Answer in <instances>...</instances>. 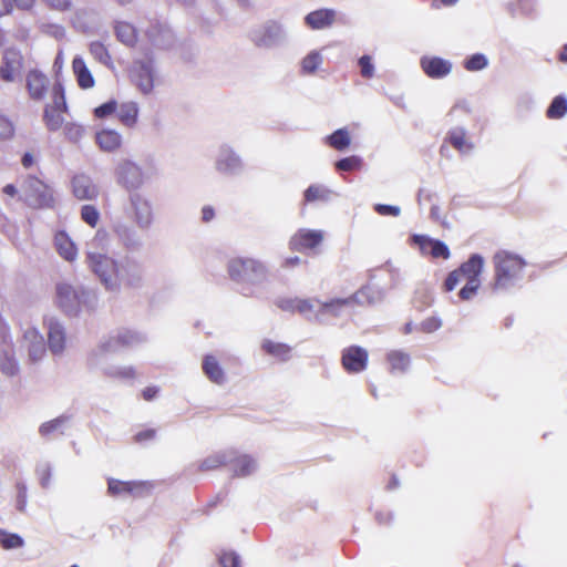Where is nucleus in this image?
Segmentation results:
<instances>
[{
  "mask_svg": "<svg viewBox=\"0 0 567 567\" xmlns=\"http://www.w3.org/2000/svg\"><path fill=\"white\" fill-rule=\"evenodd\" d=\"M326 144L337 151H344L351 144L349 131L346 127L338 128L324 138Z\"/></svg>",
  "mask_w": 567,
  "mask_h": 567,
  "instance_id": "41",
  "label": "nucleus"
},
{
  "mask_svg": "<svg viewBox=\"0 0 567 567\" xmlns=\"http://www.w3.org/2000/svg\"><path fill=\"white\" fill-rule=\"evenodd\" d=\"M227 272L231 281L241 286L246 297L255 296V288L266 284L269 278L267 265L256 258L236 257L227 262Z\"/></svg>",
  "mask_w": 567,
  "mask_h": 567,
  "instance_id": "2",
  "label": "nucleus"
},
{
  "mask_svg": "<svg viewBox=\"0 0 567 567\" xmlns=\"http://www.w3.org/2000/svg\"><path fill=\"white\" fill-rule=\"evenodd\" d=\"M422 71L431 79H443L452 71V63L440 56H422L420 60Z\"/></svg>",
  "mask_w": 567,
  "mask_h": 567,
  "instance_id": "20",
  "label": "nucleus"
},
{
  "mask_svg": "<svg viewBox=\"0 0 567 567\" xmlns=\"http://www.w3.org/2000/svg\"><path fill=\"white\" fill-rule=\"evenodd\" d=\"M72 69L81 89L86 90L94 86V78L82 56L76 55L73 59Z\"/></svg>",
  "mask_w": 567,
  "mask_h": 567,
  "instance_id": "31",
  "label": "nucleus"
},
{
  "mask_svg": "<svg viewBox=\"0 0 567 567\" xmlns=\"http://www.w3.org/2000/svg\"><path fill=\"white\" fill-rule=\"evenodd\" d=\"M358 64L360 66L361 76L364 79H371L374 75V64L372 62V58L368 54H364L359 58Z\"/></svg>",
  "mask_w": 567,
  "mask_h": 567,
  "instance_id": "58",
  "label": "nucleus"
},
{
  "mask_svg": "<svg viewBox=\"0 0 567 567\" xmlns=\"http://www.w3.org/2000/svg\"><path fill=\"white\" fill-rule=\"evenodd\" d=\"M336 19V12L332 9H319L308 13L305 17L306 24L313 30H321L330 27Z\"/></svg>",
  "mask_w": 567,
  "mask_h": 567,
  "instance_id": "27",
  "label": "nucleus"
},
{
  "mask_svg": "<svg viewBox=\"0 0 567 567\" xmlns=\"http://www.w3.org/2000/svg\"><path fill=\"white\" fill-rule=\"evenodd\" d=\"M261 349L266 353H268L272 357H276V358L280 359L281 361H287L290 359L291 348L286 343L274 342L271 340H265L261 344Z\"/></svg>",
  "mask_w": 567,
  "mask_h": 567,
  "instance_id": "43",
  "label": "nucleus"
},
{
  "mask_svg": "<svg viewBox=\"0 0 567 567\" xmlns=\"http://www.w3.org/2000/svg\"><path fill=\"white\" fill-rule=\"evenodd\" d=\"M323 240L321 230L301 228L297 230L289 240V248L293 251L303 252L318 247Z\"/></svg>",
  "mask_w": 567,
  "mask_h": 567,
  "instance_id": "14",
  "label": "nucleus"
},
{
  "mask_svg": "<svg viewBox=\"0 0 567 567\" xmlns=\"http://www.w3.org/2000/svg\"><path fill=\"white\" fill-rule=\"evenodd\" d=\"M384 298V290L370 284L361 287L352 295L353 302L364 306L374 305Z\"/></svg>",
  "mask_w": 567,
  "mask_h": 567,
  "instance_id": "29",
  "label": "nucleus"
},
{
  "mask_svg": "<svg viewBox=\"0 0 567 567\" xmlns=\"http://www.w3.org/2000/svg\"><path fill=\"white\" fill-rule=\"evenodd\" d=\"M24 338L29 341L28 354L30 361L38 362L42 360L47 351L43 337L35 329H28L24 332Z\"/></svg>",
  "mask_w": 567,
  "mask_h": 567,
  "instance_id": "28",
  "label": "nucleus"
},
{
  "mask_svg": "<svg viewBox=\"0 0 567 567\" xmlns=\"http://www.w3.org/2000/svg\"><path fill=\"white\" fill-rule=\"evenodd\" d=\"M37 474L40 480V485L43 488H48L51 484L52 467L50 463H41L37 466Z\"/></svg>",
  "mask_w": 567,
  "mask_h": 567,
  "instance_id": "59",
  "label": "nucleus"
},
{
  "mask_svg": "<svg viewBox=\"0 0 567 567\" xmlns=\"http://www.w3.org/2000/svg\"><path fill=\"white\" fill-rule=\"evenodd\" d=\"M362 165V158L357 155L340 158L336 162L334 166L340 172H352L357 171Z\"/></svg>",
  "mask_w": 567,
  "mask_h": 567,
  "instance_id": "55",
  "label": "nucleus"
},
{
  "mask_svg": "<svg viewBox=\"0 0 567 567\" xmlns=\"http://www.w3.org/2000/svg\"><path fill=\"white\" fill-rule=\"evenodd\" d=\"M54 246L60 255L66 261H74L78 257V248L66 231L59 230L54 235Z\"/></svg>",
  "mask_w": 567,
  "mask_h": 567,
  "instance_id": "25",
  "label": "nucleus"
},
{
  "mask_svg": "<svg viewBox=\"0 0 567 567\" xmlns=\"http://www.w3.org/2000/svg\"><path fill=\"white\" fill-rule=\"evenodd\" d=\"M80 216L87 226L94 228L100 221L101 214L94 205L85 204L80 209Z\"/></svg>",
  "mask_w": 567,
  "mask_h": 567,
  "instance_id": "51",
  "label": "nucleus"
},
{
  "mask_svg": "<svg viewBox=\"0 0 567 567\" xmlns=\"http://www.w3.org/2000/svg\"><path fill=\"white\" fill-rule=\"evenodd\" d=\"M146 334L136 330L120 329L116 334L109 337L102 341L99 347L93 350L87 358L90 367L99 363L100 357L107 353H115L123 349H131L146 342Z\"/></svg>",
  "mask_w": 567,
  "mask_h": 567,
  "instance_id": "3",
  "label": "nucleus"
},
{
  "mask_svg": "<svg viewBox=\"0 0 567 567\" xmlns=\"http://www.w3.org/2000/svg\"><path fill=\"white\" fill-rule=\"evenodd\" d=\"M52 99L53 103L50 104L51 106L55 107L56 110H60L62 112H68V104L65 100V92L64 86L60 82H55L52 89Z\"/></svg>",
  "mask_w": 567,
  "mask_h": 567,
  "instance_id": "54",
  "label": "nucleus"
},
{
  "mask_svg": "<svg viewBox=\"0 0 567 567\" xmlns=\"http://www.w3.org/2000/svg\"><path fill=\"white\" fill-rule=\"evenodd\" d=\"M228 455L227 466L234 477H247L258 470L257 460L249 454H243L236 450L229 449Z\"/></svg>",
  "mask_w": 567,
  "mask_h": 567,
  "instance_id": "12",
  "label": "nucleus"
},
{
  "mask_svg": "<svg viewBox=\"0 0 567 567\" xmlns=\"http://www.w3.org/2000/svg\"><path fill=\"white\" fill-rule=\"evenodd\" d=\"M45 324L48 328V344L53 354H60L65 348V329L62 323L53 318H47Z\"/></svg>",
  "mask_w": 567,
  "mask_h": 567,
  "instance_id": "21",
  "label": "nucleus"
},
{
  "mask_svg": "<svg viewBox=\"0 0 567 567\" xmlns=\"http://www.w3.org/2000/svg\"><path fill=\"white\" fill-rule=\"evenodd\" d=\"M488 66V59L484 53H474L463 61V68L470 72H477Z\"/></svg>",
  "mask_w": 567,
  "mask_h": 567,
  "instance_id": "48",
  "label": "nucleus"
},
{
  "mask_svg": "<svg viewBox=\"0 0 567 567\" xmlns=\"http://www.w3.org/2000/svg\"><path fill=\"white\" fill-rule=\"evenodd\" d=\"M86 262L107 291L117 292L116 275L120 260L106 254L87 251Z\"/></svg>",
  "mask_w": 567,
  "mask_h": 567,
  "instance_id": "5",
  "label": "nucleus"
},
{
  "mask_svg": "<svg viewBox=\"0 0 567 567\" xmlns=\"http://www.w3.org/2000/svg\"><path fill=\"white\" fill-rule=\"evenodd\" d=\"M480 287L481 280H466L465 286L458 291L460 299L464 301L471 300L477 293Z\"/></svg>",
  "mask_w": 567,
  "mask_h": 567,
  "instance_id": "57",
  "label": "nucleus"
},
{
  "mask_svg": "<svg viewBox=\"0 0 567 567\" xmlns=\"http://www.w3.org/2000/svg\"><path fill=\"white\" fill-rule=\"evenodd\" d=\"M219 564L221 567H241L240 557L234 551H224L219 556Z\"/></svg>",
  "mask_w": 567,
  "mask_h": 567,
  "instance_id": "61",
  "label": "nucleus"
},
{
  "mask_svg": "<svg viewBox=\"0 0 567 567\" xmlns=\"http://www.w3.org/2000/svg\"><path fill=\"white\" fill-rule=\"evenodd\" d=\"M71 188L73 196L79 200H96L100 195L97 185L84 173L75 174L72 177Z\"/></svg>",
  "mask_w": 567,
  "mask_h": 567,
  "instance_id": "15",
  "label": "nucleus"
},
{
  "mask_svg": "<svg viewBox=\"0 0 567 567\" xmlns=\"http://www.w3.org/2000/svg\"><path fill=\"white\" fill-rule=\"evenodd\" d=\"M462 279H463V277L460 274L458 269L451 271L444 281L445 291H452L460 284V281Z\"/></svg>",
  "mask_w": 567,
  "mask_h": 567,
  "instance_id": "64",
  "label": "nucleus"
},
{
  "mask_svg": "<svg viewBox=\"0 0 567 567\" xmlns=\"http://www.w3.org/2000/svg\"><path fill=\"white\" fill-rule=\"evenodd\" d=\"M132 78L142 93L148 94L154 87V65L153 60L147 59L138 61L132 70Z\"/></svg>",
  "mask_w": 567,
  "mask_h": 567,
  "instance_id": "16",
  "label": "nucleus"
},
{
  "mask_svg": "<svg viewBox=\"0 0 567 567\" xmlns=\"http://www.w3.org/2000/svg\"><path fill=\"white\" fill-rule=\"evenodd\" d=\"M24 545L23 538L16 533H9L0 528V546L4 549L21 548Z\"/></svg>",
  "mask_w": 567,
  "mask_h": 567,
  "instance_id": "50",
  "label": "nucleus"
},
{
  "mask_svg": "<svg viewBox=\"0 0 567 567\" xmlns=\"http://www.w3.org/2000/svg\"><path fill=\"white\" fill-rule=\"evenodd\" d=\"M567 113V97L565 95H557L550 102L546 115L548 118H561Z\"/></svg>",
  "mask_w": 567,
  "mask_h": 567,
  "instance_id": "46",
  "label": "nucleus"
},
{
  "mask_svg": "<svg viewBox=\"0 0 567 567\" xmlns=\"http://www.w3.org/2000/svg\"><path fill=\"white\" fill-rule=\"evenodd\" d=\"M141 484L136 482H124L115 478H109L107 493L113 497H125L133 495Z\"/></svg>",
  "mask_w": 567,
  "mask_h": 567,
  "instance_id": "38",
  "label": "nucleus"
},
{
  "mask_svg": "<svg viewBox=\"0 0 567 567\" xmlns=\"http://www.w3.org/2000/svg\"><path fill=\"white\" fill-rule=\"evenodd\" d=\"M115 177L116 183L130 193L140 189L145 182L142 168L130 159H123L117 164Z\"/></svg>",
  "mask_w": 567,
  "mask_h": 567,
  "instance_id": "10",
  "label": "nucleus"
},
{
  "mask_svg": "<svg viewBox=\"0 0 567 567\" xmlns=\"http://www.w3.org/2000/svg\"><path fill=\"white\" fill-rule=\"evenodd\" d=\"M249 38L258 48L272 49L285 42L286 31L279 22L268 20L254 28L249 33Z\"/></svg>",
  "mask_w": 567,
  "mask_h": 567,
  "instance_id": "8",
  "label": "nucleus"
},
{
  "mask_svg": "<svg viewBox=\"0 0 567 567\" xmlns=\"http://www.w3.org/2000/svg\"><path fill=\"white\" fill-rule=\"evenodd\" d=\"M112 231L118 244L127 251L137 252L143 247V240L137 233V227L122 219H114L112 223Z\"/></svg>",
  "mask_w": 567,
  "mask_h": 567,
  "instance_id": "11",
  "label": "nucleus"
},
{
  "mask_svg": "<svg viewBox=\"0 0 567 567\" xmlns=\"http://www.w3.org/2000/svg\"><path fill=\"white\" fill-rule=\"evenodd\" d=\"M116 39L126 47H134L137 42L136 28L125 21H117L114 27Z\"/></svg>",
  "mask_w": 567,
  "mask_h": 567,
  "instance_id": "37",
  "label": "nucleus"
},
{
  "mask_svg": "<svg viewBox=\"0 0 567 567\" xmlns=\"http://www.w3.org/2000/svg\"><path fill=\"white\" fill-rule=\"evenodd\" d=\"M411 240L419 246L423 254H430L433 258L449 259L451 256L450 248L440 239H434L425 235H413Z\"/></svg>",
  "mask_w": 567,
  "mask_h": 567,
  "instance_id": "19",
  "label": "nucleus"
},
{
  "mask_svg": "<svg viewBox=\"0 0 567 567\" xmlns=\"http://www.w3.org/2000/svg\"><path fill=\"white\" fill-rule=\"evenodd\" d=\"M145 34L151 44L157 49H169L175 42L173 31L165 23L158 21L152 22Z\"/></svg>",
  "mask_w": 567,
  "mask_h": 567,
  "instance_id": "17",
  "label": "nucleus"
},
{
  "mask_svg": "<svg viewBox=\"0 0 567 567\" xmlns=\"http://www.w3.org/2000/svg\"><path fill=\"white\" fill-rule=\"evenodd\" d=\"M103 372L109 378L123 381L133 380L136 374L132 365H107Z\"/></svg>",
  "mask_w": 567,
  "mask_h": 567,
  "instance_id": "45",
  "label": "nucleus"
},
{
  "mask_svg": "<svg viewBox=\"0 0 567 567\" xmlns=\"http://www.w3.org/2000/svg\"><path fill=\"white\" fill-rule=\"evenodd\" d=\"M336 193L320 184L310 185L303 193L306 203L329 202Z\"/></svg>",
  "mask_w": 567,
  "mask_h": 567,
  "instance_id": "39",
  "label": "nucleus"
},
{
  "mask_svg": "<svg viewBox=\"0 0 567 567\" xmlns=\"http://www.w3.org/2000/svg\"><path fill=\"white\" fill-rule=\"evenodd\" d=\"M116 279L117 292L122 288L140 290L145 285V267L136 258L125 256L120 260Z\"/></svg>",
  "mask_w": 567,
  "mask_h": 567,
  "instance_id": "6",
  "label": "nucleus"
},
{
  "mask_svg": "<svg viewBox=\"0 0 567 567\" xmlns=\"http://www.w3.org/2000/svg\"><path fill=\"white\" fill-rule=\"evenodd\" d=\"M245 162L240 154L229 144L218 146L215 158V171L225 177H236L245 172Z\"/></svg>",
  "mask_w": 567,
  "mask_h": 567,
  "instance_id": "7",
  "label": "nucleus"
},
{
  "mask_svg": "<svg viewBox=\"0 0 567 567\" xmlns=\"http://www.w3.org/2000/svg\"><path fill=\"white\" fill-rule=\"evenodd\" d=\"M117 110V103L114 100H110L100 106L95 107L94 115L97 118H105L109 115L113 114Z\"/></svg>",
  "mask_w": 567,
  "mask_h": 567,
  "instance_id": "60",
  "label": "nucleus"
},
{
  "mask_svg": "<svg viewBox=\"0 0 567 567\" xmlns=\"http://www.w3.org/2000/svg\"><path fill=\"white\" fill-rule=\"evenodd\" d=\"M322 55L318 51H311L301 61V72L303 74H313L322 63Z\"/></svg>",
  "mask_w": 567,
  "mask_h": 567,
  "instance_id": "49",
  "label": "nucleus"
},
{
  "mask_svg": "<svg viewBox=\"0 0 567 567\" xmlns=\"http://www.w3.org/2000/svg\"><path fill=\"white\" fill-rule=\"evenodd\" d=\"M514 13L532 14L535 11V3L532 0H519L513 6Z\"/></svg>",
  "mask_w": 567,
  "mask_h": 567,
  "instance_id": "63",
  "label": "nucleus"
},
{
  "mask_svg": "<svg viewBox=\"0 0 567 567\" xmlns=\"http://www.w3.org/2000/svg\"><path fill=\"white\" fill-rule=\"evenodd\" d=\"M56 301L61 310L70 316H78L80 311L79 288L75 289L66 282H60L55 287Z\"/></svg>",
  "mask_w": 567,
  "mask_h": 567,
  "instance_id": "13",
  "label": "nucleus"
},
{
  "mask_svg": "<svg viewBox=\"0 0 567 567\" xmlns=\"http://www.w3.org/2000/svg\"><path fill=\"white\" fill-rule=\"evenodd\" d=\"M25 82L29 95L32 100L41 101L44 99L49 86V79L44 73L32 70L27 74Z\"/></svg>",
  "mask_w": 567,
  "mask_h": 567,
  "instance_id": "23",
  "label": "nucleus"
},
{
  "mask_svg": "<svg viewBox=\"0 0 567 567\" xmlns=\"http://www.w3.org/2000/svg\"><path fill=\"white\" fill-rule=\"evenodd\" d=\"M116 113L124 125L133 127L137 122L138 106L135 102H125L117 107Z\"/></svg>",
  "mask_w": 567,
  "mask_h": 567,
  "instance_id": "40",
  "label": "nucleus"
},
{
  "mask_svg": "<svg viewBox=\"0 0 567 567\" xmlns=\"http://www.w3.org/2000/svg\"><path fill=\"white\" fill-rule=\"evenodd\" d=\"M373 209L381 216L396 217L401 213V208L399 206L388 204H375Z\"/></svg>",
  "mask_w": 567,
  "mask_h": 567,
  "instance_id": "62",
  "label": "nucleus"
},
{
  "mask_svg": "<svg viewBox=\"0 0 567 567\" xmlns=\"http://www.w3.org/2000/svg\"><path fill=\"white\" fill-rule=\"evenodd\" d=\"M70 421H71V415L61 414L53 420L42 423L39 426V434L44 439H49L54 433L63 434L64 433L63 430Z\"/></svg>",
  "mask_w": 567,
  "mask_h": 567,
  "instance_id": "36",
  "label": "nucleus"
},
{
  "mask_svg": "<svg viewBox=\"0 0 567 567\" xmlns=\"http://www.w3.org/2000/svg\"><path fill=\"white\" fill-rule=\"evenodd\" d=\"M320 306L318 312L316 313V319L320 320V317L323 315H331L333 317H339L344 307L353 303L352 296L348 298H336L329 301H317Z\"/></svg>",
  "mask_w": 567,
  "mask_h": 567,
  "instance_id": "32",
  "label": "nucleus"
},
{
  "mask_svg": "<svg viewBox=\"0 0 567 567\" xmlns=\"http://www.w3.org/2000/svg\"><path fill=\"white\" fill-rule=\"evenodd\" d=\"M25 203L35 208L50 207L53 203L52 194L47 184L35 176H28L22 183Z\"/></svg>",
  "mask_w": 567,
  "mask_h": 567,
  "instance_id": "9",
  "label": "nucleus"
},
{
  "mask_svg": "<svg viewBox=\"0 0 567 567\" xmlns=\"http://www.w3.org/2000/svg\"><path fill=\"white\" fill-rule=\"evenodd\" d=\"M79 297H81V298H79L80 307L83 306L84 308H86L90 311H93L97 308L99 293L96 290L85 288V287H80L79 288Z\"/></svg>",
  "mask_w": 567,
  "mask_h": 567,
  "instance_id": "47",
  "label": "nucleus"
},
{
  "mask_svg": "<svg viewBox=\"0 0 567 567\" xmlns=\"http://www.w3.org/2000/svg\"><path fill=\"white\" fill-rule=\"evenodd\" d=\"M85 128L76 123H66L64 125V136L71 143H79L84 136Z\"/></svg>",
  "mask_w": 567,
  "mask_h": 567,
  "instance_id": "56",
  "label": "nucleus"
},
{
  "mask_svg": "<svg viewBox=\"0 0 567 567\" xmlns=\"http://www.w3.org/2000/svg\"><path fill=\"white\" fill-rule=\"evenodd\" d=\"M90 53L100 63L107 65V66L111 65L112 58L109 53V50L102 42H99V41L91 42Z\"/></svg>",
  "mask_w": 567,
  "mask_h": 567,
  "instance_id": "52",
  "label": "nucleus"
},
{
  "mask_svg": "<svg viewBox=\"0 0 567 567\" xmlns=\"http://www.w3.org/2000/svg\"><path fill=\"white\" fill-rule=\"evenodd\" d=\"M341 362L346 371L358 373L367 368L368 352L359 346H351L342 351Z\"/></svg>",
  "mask_w": 567,
  "mask_h": 567,
  "instance_id": "18",
  "label": "nucleus"
},
{
  "mask_svg": "<svg viewBox=\"0 0 567 567\" xmlns=\"http://www.w3.org/2000/svg\"><path fill=\"white\" fill-rule=\"evenodd\" d=\"M22 68V55L16 49H7L3 53L2 65L0 66V76L7 82L14 80V75Z\"/></svg>",
  "mask_w": 567,
  "mask_h": 567,
  "instance_id": "22",
  "label": "nucleus"
},
{
  "mask_svg": "<svg viewBox=\"0 0 567 567\" xmlns=\"http://www.w3.org/2000/svg\"><path fill=\"white\" fill-rule=\"evenodd\" d=\"M61 113H63V112L60 110H56L55 107L51 106L50 104L45 105L44 112H43V121H44L47 128L50 132H56L63 125L64 118Z\"/></svg>",
  "mask_w": 567,
  "mask_h": 567,
  "instance_id": "42",
  "label": "nucleus"
},
{
  "mask_svg": "<svg viewBox=\"0 0 567 567\" xmlns=\"http://www.w3.org/2000/svg\"><path fill=\"white\" fill-rule=\"evenodd\" d=\"M123 213L142 231L151 229L155 220L152 200L138 192L128 194Z\"/></svg>",
  "mask_w": 567,
  "mask_h": 567,
  "instance_id": "4",
  "label": "nucleus"
},
{
  "mask_svg": "<svg viewBox=\"0 0 567 567\" xmlns=\"http://www.w3.org/2000/svg\"><path fill=\"white\" fill-rule=\"evenodd\" d=\"M485 265L484 257L480 254H472L470 258L464 261L457 269L463 279L466 280H481L480 276L483 272Z\"/></svg>",
  "mask_w": 567,
  "mask_h": 567,
  "instance_id": "26",
  "label": "nucleus"
},
{
  "mask_svg": "<svg viewBox=\"0 0 567 567\" xmlns=\"http://www.w3.org/2000/svg\"><path fill=\"white\" fill-rule=\"evenodd\" d=\"M96 144L104 152H114L122 144V136L114 130H102L95 135Z\"/></svg>",
  "mask_w": 567,
  "mask_h": 567,
  "instance_id": "33",
  "label": "nucleus"
},
{
  "mask_svg": "<svg viewBox=\"0 0 567 567\" xmlns=\"http://www.w3.org/2000/svg\"><path fill=\"white\" fill-rule=\"evenodd\" d=\"M526 260L514 252L499 250L493 256L494 276L491 284L494 293L508 292L519 288L524 279Z\"/></svg>",
  "mask_w": 567,
  "mask_h": 567,
  "instance_id": "1",
  "label": "nucleus"
},
{
  "mask_svg": "<svg viewBox=\"0 0 567 567\" xmlns=\"http://www.w3.org/2000/svg\"><path fill=\"white\" fill-rule=\"evenodd\" d=\"M0 371L7 377H16L20 372V365L11 344L0 353Z\"/></svg>",
  "mask_w": 567,
  "mask_h": 567,
  "instance_id": "34",
  "label": "nucleus"
},
{
  "mask_svg": "<svg viewBox=\"0 0 567 567\" xmlns=\"http://www.w3.org/2000/svg\"><path fill=\"white\" fill-rule=\"evenodd\" d=\"M386 358L393 371L405 372L411 363L410 355L401 350L390 351Z\"/></svg>",
  "mask_w": 567,
  "mask_h": 567,
  "instance_id": "44",
  "label": "nucleus"
},
{
  "mask_svg": "<svg viewBox=\"0 0 567 567\" xmlns=\"http://www.w3.org/2000/svg\"><path fill=\"white\" fill-rule=\"evenodd\" d=\"M379 269H384L389 272V276H390L389 288L390 289L395 288L400 284V281H401L400 270L398 268L393 267L390 261H386L381 268H378V270ZM375 271H377V269L368 270V279L370 281H372L375 278Z\"/></svg>",
  "mask_w": 567,
  "mask_h": 567,
  "instance_id": "53",
  "label": "nucleus"
},
{
  "mask_svg": "<svg viewBox=\"0 0 567 567\" xmlns=\"http://www.w3.org/2000/svg\"><path fill=\"white\" fill-rule=\"evenodd\" d=\"M227 457H229L228 450L219 451L208 455L197 464H190L187 471L189 473L214 471L220 466H227Z\"/></svg>",
  "mask_w": 567,
  "mask_h": 567,
  "instance_id": "24",
  "label": "nucleus"
},
{
  "mask_svg": "<svg viewBox=\"0 0 567 567\" xmlns=\"http://www.w3.org/2000/svg\"><path fill=\"white\" fill-rule=\"evenodd\" d=\"M446 141L461 153H470L474 147L473 143L466 140V130L461 126L449 131Z\"/></svg>",
  "mask_w": 567,
  "mask_h": 567,
  "instance_id": "35",
  "label": "nucleus"
},
{
  "mask_svg": "<svg viewBox=\"0 0 567 567\" xmlns=\"http://www.w3.org/2000/svg\"><path fill=\"white\" fill-rule=\"evenodd\" d=\"M204 374L212 381L218 385H221L226 381L225 372L219 364L218 360L212 355L207 354L203 359L202 363Z\"/></svg>",
  "mask_w": 567,
  "mask_h": 567,
  "instance_id": "30",
  "label": "nucleus"
}]
</instances>
